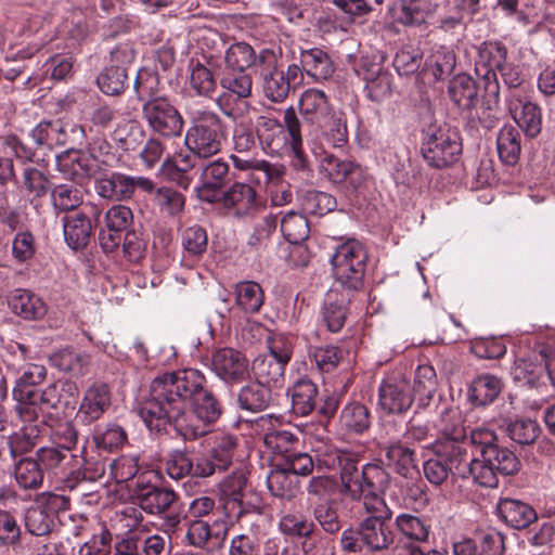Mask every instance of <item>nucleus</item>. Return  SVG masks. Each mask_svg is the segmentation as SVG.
Listing matches in <instances>:
<instances>
[{
    "label": "nucleus",
    "instance_id": "1",
    "mask_svg": "<svg viewBox=\"0 0 555 555\" xmlns=\"http://www.w3.org/2000/svg\"><path fill=\"white\" fill-rule=\"evenodd\" d=\"M319 467L339 473L341 492L354 501H363L365 512H377L387 506L384 494L390 486L389 473L379 464L367 463L359 468V457L333 443L317 449Z\"/></svg>",
    "mask_w": 555,
    "mask_h": 555
},
{
    "label": "nucleus",
    "instance_id": "2",
    "mask_svg": "<svg viewBox=\"0 0 555 555\" xmlns=\"http://www.w3.org/2000/svg\"><path fill=\"white\" fill-rule=\"evenodd\" d=\"M222 415V406L206 387L204 374L193 367L176 371V434L184 441L210 431Z\"/></svg>",
    "mask_w": 555,
    "mask_h": 555
},
{
    "label": "nucleus",
    "instance_id": "3",
    "mask_svg": "<svg viewBox=\"0 0 555 555\" xmlns=\"http://www.w3.org/2000/svg\"><path fill=\"white\" fill-rule=\"evenodd\" d=\"M173 371L157 376L151 384L150 398L140 402L137 413L151 434L158 438H170L173 426L170 415L173 410Z\"/></svg>",
    "mask_w": 555,
    "mask_h": 555
},
{
    "label": "nucleus",
    "instance_id": "4",
    "mask_svg": "<svg viewBox=\"0 0 555 555\" xmlns=\"http://www.w3.org/2000/svg\"><path fill=\"white\" fill-rule=\"evenodd\" d=\"M366 258V251L360 242L348 240L340 244L331 257L336 281L346 289H360L363 285Z\"/></svg>",
    "mask_w": 555,
    "mask_h": 555
},
{
    "label": "nucleus",
    "instance_id": "5",
    "mask_svg": "<svg viewBox=\"0 0 555 555\" xmlns=\"http://www.w3.org/2000/svg\"><path fill=\"white\" fill-rule=\"evenodd\" d=\"M135 57L131 42L116 44L109 51L107 65L96 77L99 89L106 95L121 94L129 86L128 70Z\"/></svg>",
    "mask_w": 555,
    "mask_h": 555
},
{
    "label": "nucleus",
    "instance_id": "6",
    "mask_svg": "<svg viewBox=\"0 0 555 555\" xmlns=\"http://www.w3.org/2000/svg\"><path fill=\"white\" fill-rule=\"evenodd\" d=\"M224 131L221 119L214 113H203L185 135L188 152L196 157L207 158L221 151Z\"/></svg>",
    "mask_w": 555,
    "mask_h": 555
},
{
    "label": "nucleus",
    "instance_id": "7",
    "mask_svg": "<svg viewBox=\"0 0 555 555\" xmlns=\"http://www.w3.org/2000/svg\"><path fill=\"white\" fill-rule=\"evenodd\" d=\"M224 92L217 99L220 109L233 119L248 112L250 104L246 101L251 94L253 78L246 70H224L220 80Z\"/></svg>",
    "mask_w": 555,
    "mask_h": 555
},
{
    "label": "nucleus",
    "instance_id": "8",
    "mask_svg": "<svg viewBox=\"0 0 555 555\" xmlns=\"http://www.w3.org/2000/svg\"><path fill=\"white\" fill-rule=\"evenodd\" d=\"M462 152L459 132L450 127H433L423 142L424 159L434 168H444L455 163Z\"/></svg>",
    "mask_w": 555,
    "mask_h": 555
},
{
    "label": "nucleus",
    "instance_id": "9",
    "mask_svg": "<svg viewBox=\"0 0 555 555\" xmlns=\"http://www.w3.org/2000/svg\"><path fill=\"white\" fill-rule=\"evenodd\" d=\"M431 447L435 457L428 459L423 465L424 475L430 483H443L450 473L466 478V470L462 468L467 457L466 449L450 443H433Z\"/></svg>",
    "mask_w": 555,
    "mask_h": 555
},
{
    "label": "nucleus",
    "instance_id": "10",
    "mask_svg": "<svg viewBox=\"0 0 555 555\" xmlns=\"http://www.w3.org/2000/svg\"><path fill=\"white\" fill-rule=\"evenodd\" d=\"M219 201L225 214L235 219H251L266 208L264 199L256 190L247 183L235 182L225 192H222Z\"/></svg>",
    "mask_w": 555,
    "mask_h": 555
},
{
    "label": "nucleus",
    "instance_id": "11",
    "mask_svg": "<svg viewBox=\"0 0 555 555\" xmlns=\"http://www.w3.org/2000/svg\"><path fill=\"white\" fill-rule=\"evenodd\" d=\"M101 211L95 207H89L70 215H65L61 221L64 240L73 250H83L93 237V229L98 225Z\"/></svg>",
    "mask_w": 555,
    "mask_h": 555
},
{
    "label": "nucleus",
    "instance_id": "12",
    "mask_svg": "<svg viewBox=\"0 0 555 555\" xmlns=\"http://www.w3.org/2000/svg\"><path fill=\"white\" fill-rule=\"evenodd\" d=\"M94 189L102 198L120 202L132 197L135 189L152 190V180L145 177H132L121 172L104 173L94 182Z\"/></svg>",
    "mask_w": 555,
    "mask_h": 555
},
{
    "label": "nucleus",
    "instance_id": "13",
    "mask_svg": "<svg viewBox=\"0 0 555 555\" xmlns=\"http://www.w3.org/2000/svg\"><path fill=\"white\" fill-rule=\"evenodd\" d=\"M113 400L112 387L102 380L92 382L83 391L76 413V422L89 426L109 410Z\"/></svg>",
    "mask_w": 555,
    "mask_h": 555
},
{
    "label": "nucleus",
    "instance_id": "14",
    "mask_svg": "<svg viewBox=\"0 0 555 555\" xmlns=\"http://www.w3.org/2000/svg\"><path fill=\"white\" fill-rule=\"evenodd\" d=\"M369 516L360 524V539L371 552L388 550L395 542V535L387 522L392 516L388 506L377 512H366Z\"/></svg>",
    "mask_w": 555,
    "mask_h": 555
},
{
    "label": "nucleus",
    "instance_id": "15",
    "mask_svg": "<svg viewBox=\"0 0 555 555\" xmlns=\"http://www.w3.org/2000/svg\"><path fill=\"white\" fill-rule=\"evenodd\" d=\"M507 48L498 40L482 42L478 48V57L476 61V70L485 80V90L487 93L496 96L499 94V81L496 72L507 62Z\"/></svg>",
    "mask_w": 555,
    "mask_h": 555
},
{
    "label": "nucleus",
    "instance_id": "16",
    "mask_svg": "<svg viewBox=\"0 0 555 555\" xmlns=\"http://www.w3.org/2000/svg\"><path fill=\"white\" fill-rule=\"evenodd\" d=\"M414 400L412 387L405 378L389 376L378 386L377 408L385 414L406 412Z\"/></svg>",
    "mask_w": 555,
    "mask_h": 555
},
{
    "label": "nucleus",
    "instance_id": "17",
    "mask_svg": "<svg viewBox=\"0 0 555 555\" xmlns=\"http://www.w3.org/2000/svg\"><path fill=\"white\" fill-rule=\"evenodd\" d=\"M262 90L267 99L274 103L283 102L293 88L302 81V72L299 65H288L286 72L278 66L262 68Z\"/></svg>",
    "mask_w": 555,
    "mask_h": 555
},
{
    "label": "nucleus",
    "instance_id": "18",
    "mask_svg": "<svg viewBox=\"0 0 555 555\" xmlns=\"http://www.w3.org/2000/svg\"><path fill=\"white\" fill-rule=\"evenodd\" d=\"M130 491L133 502L150 514L164 513L173 503V491L152 485L145 480L144 474L139 476Z\"/></svg>",
    "mask_w": 555,
    "mask_h": 555
},
{
    "label": "nucleus",
    "instance_id": "19",
    "mask_svg": "<svg viewBox=\"0 0 555 555\" xmlns=\"http://www.w3.org/2000/svg\"><path fill=\"white\" fill-rule=\"evenodd\" d=\"M211 370L229 384L241 383L249 375L248 360L241 351L233 348L216 350L211 357Z\"/></svg>",
    "mask_w": 555,
    "mask_h": 555
},
{
    "label": "nucleus",
    "instance_id": "20",
    "mask_svg": "<svg viewBox=\"0 0 555 555\" xmlns=\"http://www.w3.org/2000/svg\"><path fill=\"white\" fill-rule=\"evenodd\" d=\"M504 540L496 531L457 535L452 540L453 555H503Z\"/></svg>",
    "mask_w": 555,
    "mask_h": 555
},
{
    "label": "nucleus",
    "instance_id": "21",
    "mask_svg": "<svg viewBox=\"0 0 555 555\" xmlns=\"http://www.w3.org/2000/svg\"><path fill=\"white\" fill-rule=\"evenodd\" d=\"M79 398L78 384L70 378H59L49 384L39 395V403L53 411H74Z\"/></svg>",
    "mask_w": 555,
    "mask_h": 555
},
{
    "label": "nucleus",
    "instance_id": "22",
    "mask_svg": "<svg viewBox=\"0 0 555 555\" xmlns=\"http://www.w3.org/2000/svg\"><path fill=\"white\" fill-rule=\"evenodd\" d=\"M55 160L57 171L72 182L81 183L93 173V160L85 146L68 147Z\"/></svg>",
    "mask_w": 555,
    "mask_h": 555
},
{
    "label": "nucleus",
    "instance_id": "23",
    "mask_svg": "<svg viewBox=\"0 0 555 555\" xmlns=\"http://www.w3.org/2000/svg\"><path fill=\"white\" fill-rule=\"evenodd\" d=\"M229 180V165L221 158L211 160L203 166L201 185L195 186L192 193H196L202 201L214 203L222 195L221 189Z\"/></svg>",
    "mask_w": 555,
    "mask_h": 555
},
{
    "label": "nucleus",
    "instance_id": "24",
    "mask_svg": "<svg viewBox=\"0 0 555 555\" xmlns=\"http://www.w3.org/2000/svg\"><path fill=\"white\" fill-rule=\"evenodd\" d=\"M11 312L26 321H38L47 314V305L37 294L25 288H15L8 295Z\"/></svg>",
    "mask_w": 555,
    "mask_h": 555
},
{
    "label": "nucleus",
    "instance_id": "25",
    "mask_svg": "<svg viewBox=\"0 0 555 555\" xmlns=\"http://www.w3.org/2000/svg\"><path fill=\"white\" fill-rule=\"evenodd\" d=\"M349 298L338 289H330L324 297L320 315L326 330L331 333H338L345 325Z\"/></svg>",
    "mask_w": 555,
    "mask_h": 555
},
{
    "label": "nucleus",
    "instance_id": "26",
    "mask_svg": "<svg viewBox=\"0 0 555 555\" xmlns=\"http://www.w3.org/2000/svg\"><path fill=\"white\" fill-rule=\"evenodd\" d=\"M440 434L433 443L454 444L461 449H466L464 439L466 438V430L462 424L461 414L456 409L443 408L439 412V418L433 422Z\"/></svg>",
    "mask_w": 555,
    "mask_h": 555
},
{
    "label": "nucleus",
    "instance_id": "27",
    "mask_svg": "<svg viewBox=\"0 0 555 555\" xmlns=\"http://www.w3.org/2000/svg\"><path fill=\"white\" fill-rule=\"evenodd\" d=\"M546 356L540 352H532L526 358L517 359L511 370L514 380L522 385L535 386L544 375L551 374L547 370Z\"/></svg>",
    "mask_w": 555,
    "mask_h": 555
},
{
    "label": "nucleus",
    "instance_id": "28",
    "mask_svg": "<svg viewBox=\"0 0 555 555\" xmlns=\"http://www.w3.org/2000/svg\"><path fill=\"white\" fill-rule=\"evenodd\" d=\"M220 500L223 501V507L230 513L241 516L243 513L242 501L247 488V476L243 469H237L225 477L219 483Z\"/></svg>",
    "mask_w": 555,
    "mask_h": 555
},
{
    "label": "nucleus",
    "instance_id": "29",
    "mask_svg": "<svg viewBox=\"0 0 555 555\" xmlns=\"http://www.w3.org/2000/svg\"><path fill=\"white\" fill-rule=\"evenodd\" d=\"M256 134L262 150L268 154L280 153L286 143L283 125L269 115H261L256 120Z\"/></svg>",
    "mask_w": 555,
    "mask_h": 555
},
{
    "label": "nucleus",
    "instance_id": "30",
    "mask_svg": "<svg viewBox=\"0 0 555 555\" xmlns=\"http://www.w3.org/2000/svg\"><path fill=\"white\" fill-rule=\"evenodd\" d=\"M508 108L517 126L525 131L527 137L534 138L540 133L541 109L535 103L514 98L511 100Z\"/></svg>",
    "mask_w": 555,
    "mask_h": 555
},
{
    "label": "nucleus",
    "instance_id": "31",
    "mask_svg": "<svg viewBox=\"0 0 555 555\" xmlns=\"http://www.w3.org/2000/svg\"><path fill=\"white\" fill-rule=\"evenodd\" d=\"M362 68L364 70V90L369 99L374 102H382L391 95L392 77L388 72L383 69L380 64L374 63L369 66L364 61Z\"/></svg>",
    "mask_w": 555,
    "mask_h": 555
},
{
    "label": "nucleus",
    "instance_id": "32",
    "mask_svg": "<svg viewBox=\"0 0 555 555\" xmlns=\"http://www.w3.org/2000/svg\"><path fill=\"white\" fill-rule=\"evenodd\" d=\"M91 438L99 454L118 452L128 442L126 429L115 422L96 425Z\"/></svg>",
    "mask_w": 555,
    "mask_h": 555
},
{
    "label": "nucleus",
    "instance_id": "33",
    "mask_svg": "<svg viewBox=\"0 0 555 555\" xmlns=\"http://www.w3.org/2000/svg\"><path fill=\"white\" fill-rule=\"evenodd\" d=\"M299 113L311 126L321 124L331 114L326 94L315 88L304 91L299 99Z\"/></svg>",
    "mask_w": 555,
    "mask_h": 555
},
{
    "label": "nucleus",
    "instance_id": "34",
    "mask_svg": "<svg viewBox=\"0 0 555 555\" xmlns=\"http://www.w3.org/2000/svg\"><path fill=\"white\" fill-rule=\"evenodd\" d=\"M144 113L152 128L163 137L173 134V105L169 99L158 96L144 105Z\"/></svg>",
    "mask_w": 555,
    "mask_h": 555
},
{
    "label": "nucleus",
    "instance_id": "35",
    "mask_svg": "<svg viewBox=\"0 0 555 555\" xmlns=\"http://www.w3.org/2000/svg\"><path fill=\"white\" fill-rule=\"evenodd\" d=\"M49 361L52 366L61 372L68 373L75 377H82L89 371L91 358L87 352H80L73 347H66L52 353L49 357Z\"/></svg>",
    "mask_w": 555,
    "mask_h": 555
},
{
    "label": "nucleus",
    "instance_id": "36",
    "mask_svg": "<svg viewBox=\"0 0 555 555\" xmlns=\"http://www.w3.org/2000/svg\"><path fill=\"white\" fill-rule=\"evenodd\" d=\"M275 390L257 380L242 387L237 393L240 409L257 413L266 410L273 401Z\"/></svg>",
    "mask_w": 555,
    "mask_h": 555
},
{
    "label": "nucleus",
    "instance_id": "37",
    "mask_svg": "<svg viewBox=\"0 0 555 555\" xmlns=\"http://www.w3.org/2000/svg\"><path fill=\"white\" fill-rule=\"evenodd\" d=\"M299 67L302 74L306 73L315 81L326 80L334 73V64L331 57L319 48L301 50Z\"/></svg>",
    "mask_w": 555,
    "mask_h": 555
},
{
    "label": "nucleus",
    "instance_id": "38",
    "mask_svg": "<svg viewBox=\"0 0 555 555\" xmlns=\"http://www.w3.org/2000/svg\"><path fill=\"white\" fill-rule=\"evenodd\" d=\"M398 532L413 543H427L431 535L429 519L412 513H401L395 519Z\"/></svg>",
    "mask_w": 555,
    "mask_h": 555
},
{
    "label": "nucleus",
    "instance_id": "39",
    "mask_svg": "<svg viewBox=\"0 0 555 555\" xmlns=\"http://www.w3.org/2000/svg\"><path fill=\"white\" fill-rule=\"evenodd\" d=\"M285 366L269 354H261L254 360L251 369L257 382L280 390L285 382Z\"/></svg>",
    "mask_w": 555,
    "mask_h": 555
},
{
    "label": "nucleus",
    "instance_id": "40",
    "mask_svg": "<svg viewBox=\"0 0 555 555\" xmlns=\"http://www.w3.org/2000/svg\"><path fill=\"white\" fill-rule=\"evenodd\" d=\"M498 511L504 521L516 529L528 527L537 519L535 511L527 503L514 499H502Z\"/></svg>",
    "mask_w": 555,
    "mask_h": 555
},
{
    "label": "nucleus",
    "instance_id": "41",
    "mask_svg": "<svg viewBox=\"0 0 555 555\" xmlns=\"http://www.w3.org/2000/svg\"><path fill=\"white\" fill-rule=\"evenodd\" d=\"M13 475L16 483L25 490H38L42 487L44 474L37 457L21 456L13 464Z\"/></svg>",
    "mask_w": 555,
    "mask_h": 555
},
{
    "label": "nucleus",
    "instance_id": "42",
    "mask_svg": "<svg viewBox=\"0 0 555 555\" xmlns=\"http://www.w3.org/2000/svg\"><path fill=\"white\" fill-rule=\"evenodd\" d=\"M40 467L49 478H63L66 475V467L75 455L66 453L63 449L55 447H41L35 452Z\"/></svg>",
    "mask_w": 555,
    "mask_h": 555
},
{
    "label": "nucleus",
    "instance_id": "43",
    "mask_svg": "<svg viewBox=\"0 0 555 555\" xmlns=\"http://www.w3.org/2000/svg\"><path fill=\"white\" fill-rule=\"evenodd\" d=\"M437 9L431 0H401L399 2V22L404 26H422L427 23Z\"/></svg>",
    "mask_w": 555,
    "mask_h": 555
},
{
    "label": "nucleus",
    "instance_id": "44",
    "mask_svg": "<svg viewBox=\"0 0 555 555\" xmlns=\"http://www.w3.org/2000/svg\"><path fill=\"white\" fill-rule=\"evenodd\" d=\"M293 412L300 416L309 415L317 405V385L307 377L299 378L289 390Z\"/></svg>",
    "mask_w": 555,
    "mask_h": 555
},
{
    "label": "nucleus",
    "instance_id": "45",
    "mask_svg": "<svg viewBox=\"0 0 555 555\" xmlns=\"http://www.w3.org/2000/svg\"><path fill=\"white\" fill-rule=\"evenodd\" d=\"M456 57L454 51L446 46H439L431 50L424 63V72L433 76L434 80L449 77L455 67Z\"/></svg>",
    "mask_w": 555,
    "mask_h": 555
},
{
    "label": "nucleus",
    "instance_id": "46",
    "mask_svg": "<svg viewBox=\"0 0 555 555\" xmlns=\"http://www.w3.org/2000/svg\"><path fill=\"white\" fill-rule=\"evenodd\" d=\"M388 464L402 477H410L416 472L415 451L401 441H395L385 447Z\"/></svg>",
    "mask_w": 555,
    "mask_h": 555
},
{
    "label": "nucleus",
    "instance_id": "47",
    "mask_svg": "<svg viewBox=\"0 0 555 555\" xmlns=\"http://www.w3.org/2000/svg\"><path fill=\"white\" fill-rule=\"evenodd\" d=\"M46 378L47 369L44 365L37 363L27 364L15 379L12 396L30 400L35 395H38L35 387L42 384Z\"/></svg>",
    "mask_w": 555,
    "mask_h": 555
},
{
    "label": "nucleus",
    "instance_id": "48",
    "mask_svg": "<svg viewBox=\"0 0 555 555\" xmlns=\"http://www.w3.org/2000/svg\"><path fill=\"white\" fill-rule=\"evenodd\" d=\"M496 150L501 162L505 165H515L521 152V135L519 130L512 126L505 125L498 133Z\"/></svg>",
    "mask_w": 555,
    "mask_h": 555
},
{
    "label": "nucleus",
    "instance_id": "49",
    "mask_svg": "<svg viewBox=\"0 0 555 555\" xmlns=\"http://www.w3.org/2000/svg\"><path fill=\"white\" fill-rule=\"evenodd\" d=\"M502 382L494 375H479L472 382L468 389L469 400L475 405L492 403L502 391Z\"/></svg>",
    "mask_w": 555,
    "mask_h": 555
},
{
    "label": "nucleus",
    "instance_id": "50",
    "mask_svg": "<svg viewBox=\"0 0 555 555\" xmlns=\"http://www.w3.org/2000/svg\"><path fill=\"white\" fill-rule=\"evenodd\" d=\"M267 486L272 495L291 500L298 492V478L285 469L280 462L267 476Z\"/></svg>",
    "mask_w": 555,
    "mask_h": 555
},
{
    "label": "nucleus",
    "instance_id": "51",
    "mask_svg": "<svg viewBox=\"0 0 555 555\" xmlns=\"http://www.w3.org/2000/svg\"><path fill=\"white\" fill-rule=\"evenodd\" d=\"M372 423L369 409L360 402L346 404L339 415L340 427L350 434H363Z\"/></svg>",
    "mask_w": 555,
    "mask_h": 555
},
{
    "label": "nucleus",
    "instance_id": "52",
    "mask_svg": "<svg viewBox=\"0 0 555 555\" xmlns=\"http://www.w3.org/2000/svg\"><path fill=\"white\" fill-rule=\"evenodd\" d=\"M437 389L436 371L430 365H418L414 375L412 395L417 398V406L426 408Z\"/></svg>",
    "mask_w": 555,
    "mask_h": 555
},
{
    "label": "nucleus",
    "instance_id": "53",
    "mask_svg": "<svg viewBox=\"0 0 555 555\" xmlns=\"http://www.w3.org/2000/svg\"><path fill=\"white\" fill-rule=\"evenodd\" d=\"M322 132L325 142L333 147H341L348 141L346 118L340 112H333L315 125Z\"/></svg>",
    "mask_w": 555,
    "mask_h": 555
},
{
    "label": "nucleus",
    "instance_id": "54",
    "mask_svg": "<svg viewBox=\"0 0 555 555\" xmlns=\"http://www.w3.org/2000/svg\"><path fill=\"white\" fill-rule=\"evenodd\" d=\"M264 301L261 286L254 281H243L235 286V304L245 313H257Z\"/></svg>",
    "mask_w": 555,
    "mask_h": 555
},
{
    "label": "nucleus",
    "instance_id": "55",
    "mask_svg": "<svg viewBox=\"0 0 555 555\" xmlns=\"http://www.w3.org/2000/svg\"><path fill=\"white\" fill-rule=\"evenodd\" d=\"M478 88L474 79L462 75L455 77L449 86L452 102L462 109H470L477 102Z\"/></svg>",
    "mask_w": 555,
    "mask_h": 555
},
{
    "label": "nucleus",
    "instance_id": "56",
    "mask_svg": "<svg viewBox=\"0 0 555 555\" xmlns=\"http://www.w3.org/2000/svg\"><path fill=\"white\" fill-rule=\"evenodd\" d=\"M481 457L501 475H512L518 472L520 462L518 457L507 448L498 443L481 451Z\"/></svg>",
    "mask_w": 555,
    "mask_h": 555
},
{
    "label": "nucleus",
    "instance_id": "57",
    "mask_svg": "<svg viewBox=\"0 0 555 555\" xmlns=\"http://www.w3.org/2000/svg\"><path fill=\"white\" fill-rule=\"evenodd\" d=\"M51 204L56 212L75 211L82 204V194L73 184L53 185L50 192Z\"/></svg>",
    "mask_w": 555,
    "mask_h": 555
},
{
    "label": "nucleus",
    "instance_id": "58",
    "mask_svg": "<svg viewBox=\"0 0 555 555\" xmlns=\"http://www.w3.org/2000/svg\"><path fill=\"white\" fill-rule=\"evenodd\" d=\"M320 170L334 183H341L360 171L352 162L343 160L332 154H324L320 159Z\"/></svg>",
    "mask_w": 555,
    "mask_h": 555
},
{
    "label": "nucleus",
    "instance_id": "59",
    "mask_svg": "<svg viewBox=\"0 0 555 555\" xmlns=\"http://www.w3.org/2000/svg\"><path fill=\"white\" fill-rule=\"evenodd\" d=\"M542 429L535 420L518 418L506 426V435L520 446H529L535 442Z\"/></svg>",
    "mask_w": 555,
    "mask_h": 555
},
{
    "label": "nucleus",
    "instance_id": "60",
    "mask_svg": "<svg viewBox=\"0 0 555 555\" xmlns=\"http://www.w3.org/2000/svg\"><path fill=\"white\" fill-rule=\"evenodd\" d=\"M281 231L291 244H300L309 237L310 228L304 215L288 211L281 220Z\"/></svg>",
    "mask_w": 555,
    "mask_h": 555
},
{
    "label": "nucleus",
    "instance_id": "61",
    "mask_svg": "<svg viewBox=\"0 0 555 555\" xmlns=\"http://www.w3.org/2000/svg\"><path fill=\"white\" fill-rule=\"evenodd\" d=\"M0 545L18 547L22 545V527L17 514L0 507Z\"/></svg>",
    "mask_w": 555,
    "mask_h": 555
},
{
    "label": "nucleus",
    "instance_id": "62",
    "mask_svg": "<svg viewBox=\"0 0 555 555\" xmlns=\"http://www.w3.org/2000/svg\"><path fill=\"white\" fill-rule=\"evenodd\" d=\"M300 205L306 214L324 216L336 208L337 202L326 192L308 190L301 195Z\"/></svg>",
    "mask_w": 555,
    "mask_h": 555
},
{
    "label": "nucleus",
    "instance_id": "63",
    "mask_svg": "<svg viewBox=\"0 0 555 555\" xmlns=\"http://www.w3.org/2000/svg\"><path fill=\"white\" fill-rule=\"evenodd\" d=\"M256 54L251 46L245 42H236L230 46L224 55V70H246L256 65Z\"/></svg>",
    "mask_w": 555,
    "mask_h": 555
},
{
    "label": "nucleus",
    "instance_id": "64",
    "mask_svg": "<svg viewBox=\"0 0 555 555\" xmlns=\"http://www.w3.org/2000/svg\"><path fill=\"white\" fill-rule=\"evenodd\" d=\"M144 132L134 122L118 124L112 132V139L122 152L135 151L143 142Z\"/></svg>",
    "mask_w": 555,
    "mask_h": 555
}]
</instances>
